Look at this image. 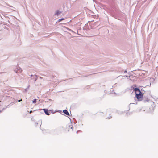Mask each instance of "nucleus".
<instances>
[{"label":"nucleus","instance_id":"nucleus-1","mask_svg":"<svg viewBox=\"0 0 158 158\" xmlns=\"http://www.w3.org/2000/svg\"><path fill=\"white\" fill-rule=\"evenodd\" d=\"M133 90L135 92L136 97L138 101H141L143 98L142 93L138 88H133Z\"/></svg>","mask_w":158,"mask_h":158},{"label":"nucleus","instance_id":"nucleus-2","mask_svg":"<svg viewBox=\"0 0 158 158\" xmlns=\"http://www.w3.org/2000/svg\"><path fill=\"white\" fill-rule=\"evenodd\" d=\"M31 77H33V79H34V80L35 81H36V80H37V78H38L37 76H36V75H31Z\"/></svg>","mask_w":158,"mask_h":158},{"label":"nucleus","instance_id":"nucleus-3","mask_svg":"<svg viewBox=\"0 0 158 158\" xmlns=\"http://www.w3.org/2000/svg\"><path fill=\"white\" fill-rule=\"evenodd\" d=\"M43 110H44V112H45V113L46 114H47V115H49V113L48 112V110L47 109H43Z\"/></svg>","mask_w":158,"mask_h":158},{"label":"nucleus","instance_id":"nucleus-4","mask_svg":"<svg viewBox=\"0 0 158 158\" xmlns=\"http://www.w3.org/2000/svg\"><path fill=\"white\" fill-rule=\"evenodd\" d=\"M63 112L68 115H69V114L66 110H64L63 111Z\"/></svg>","mask_w":158,"mask_h":158},{"label":"nucleus","instance_id":"nucleus-5","mask_svg":"<svg viewBox=\"0 0 158 158\" xmlns=\"http://www.w3.org/2000/svg\"><path fill=\"white\" fill-rule=\"evenodd\" d=\"M22 71V70L21 69H19L17 71V73H21Z\"/></svg>","mask_w":158,"mask_h":158},{"label":"nucleus","instance_id":"nucleus-6","mask_svg":"<svg viewBox=\"0 0 158 158\" xmlns=\"http://www.w3.org/2000/svg\"><path fill=\"white\" fill-rule=\"evenodd\" d=\"M61 13L59 11H57L56 12V13H55L56 15H59Z\"/></svg>","mask_w":158,"mask_h":158},{"label":"nucleus","instance_id":"nucleus-7","mask_svg":"<svg viewBox=\"0 0 158 158\" xmlns=\"http://www.w3.org/2000/svg\"><path fill=\"white\" fill-rule=\"evenodd\" d=\"M64 18H62L61 19H59L58 20V21L59 22H60L62 20H64Z\"/></svg>","mask_w":158,"mask_h":158},{"label":"nucleus","instance_id":"nucleus-8","mask_svg":"<svg viewBox=\"0 0 158 158\" xmlns=\"http://www.w3.org/2000/svg\"><path fill=\"white\" fill-rule=\"evenodd\" d=\"M32 102L33 103H36V99H34V100L32 101Z\"/></svg>","mask_w":158,"mask_h":158},{"label":"nucleus","instance_id":"nucleus-9","mask_svg":"<svg viewBox=\"0 0 158 158\" xmlns=\"http://www.w3.org/2000/svg\"><path fill=\"white\" fill-rule=\"evenodd\" d=\"M22 101V100L21 99L20 100H18V102H20L21 101Z\"/></svg>","mask_w":158,"mask_h":158},{"label":"nucleus","instance_id":"nucleus-10","mask_svg":"<svg viewBox=\"0 0 158 158\" xmlns=\"http://www.w3.org/2000/svg\"><path fill=\"white\" fill-rule=\"evenodd\" d=\"M71 129H73V126H72L71 127Z\"/></svg>","mask_w":158,"mask_h":158},{"label":"nucleus","instance_id":"nucleus-11","mask_svg":"<svg viewBox=\"0 0 158 158\" xmlns=\"http://www.w3.org/2000/svg\"><path fill=\"white\" fill-rule=\"evenodd\" d=\"M32 112V111L31 110V111H30V113H31Z\"/></svg>","mask_w":158,"mask_h":158},{"label":"nucleus","instance_id":"nucleus-12","mask_svg":"<svg viewBox=\"0 0 158 158\" xmlns=\"http://www.w3.org/2000/svg\"><path fill=\"white\" fill-rule=\"evenodd\" d=\"M40 78H42L41 77H40Z\"/></svg>","mask_w":158,"mask_h":158},{"label":"nucleus","instance_id":"nucleus-13","mask_svg":"<svg viewBox=\"0 0 158 158\" xmlns=\"http://www.w3.org/2000/svg\"><path fill=\"white\" fill-rule=\"evenodd\" d=\"M127 72V71H125V72Z\"/></svg>","mask_w":158,"mask_h":158},{"label":"nucleus","instance_id":"nucleus-14","mask_svg":"<svg viewBox=\"0 0 158 158\" xmlns=\"http://www.w3.org/2000/svg\"><path fill=\"white\" fill-rule=\"evenodd\" d=\"M127 72V71H125V72Z\"/></svg>","mask_w":158,"mask_h":158}]
</instances>
